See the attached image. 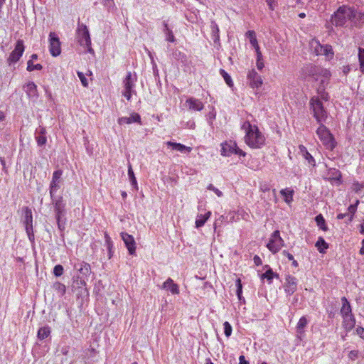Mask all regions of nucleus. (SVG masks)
I'll return each instance as SVG.
<instances>
[{"label": "nucleus", "mask_w": 364, "mask_h": 364, "mask_svg": "<svg viewBox=\"0 0 364 364\" xmlns=\"http://www.w3.org/2000/svg\"><path fill=\"white\" fill-rule=\"evenodd\" d=\"M299 148V149H300L301 152L303 154H304L306 151H308L306 150V148L304 146H303V145H300Z\"/></svg>", "instance_id": "obj_63"}, {"label": "nucleus", "mask_w": 364, "mask_h": 364, "mask_svg": "<svg viewBox=\"0 0 364 364\" xmlns=\"http://www.w3.org/2000/svg\"><path fill=\"white\" fill-rule=\"evenodd\" d=\"M347 215H348V214H346V213H340L337 215V218L338 220H342Z\"/></svg>", "instance_id": "obj_62"}, {"label": "nucleus", "mask_w": 364, "mask_h": 364, "mask_svg": "<svg viewBox=\"0 0 364 364\" xmlns=\"http://www.w3.org/2000/svg\"><path fill=\"white\" fill-rule=\"evenodd\" d=\"M282 255L286 256L289 260H293V259H294L293 255L286 250H284L282 252Z\"/></svg>", "instance_id": "obj_58"}, {"label": "nucleus", "mask_w": 364, "mask_h": 364, "mask_svg": "<svg viewBox=\"0 0 364 364\" xmlns=\"http://www.w3.org/2000/svg\"><path fill=\"white\" fill-rule=\"evenodd\" d=\"M348 357L351 360H355L358 357V350H351L348 354Z\"/></svg>", "instance_id": "obj_53"}, {"label": "nucleus", "mask_w": 364, "mask_h": 364, "mask_svg": "<svg viewBox=\"0 0 364 364\" xmlns=\"http://www.w3.org/2000/svg\"><path fill=\"white\" fill-rule=\"evenodd\" d=\"M317 225L323 230L326 231L327 227L325 224V220L322 215L319 214L315 218Z\"/></svg>", "instance_id": "obj_37"}, {"label": "nucleus", "mask_w": 364, "mask_h": 364, "mask_svg": "<svg viewBox=\"0 0 364 364\" xmlns=\"http://www.w3.org/2000/svg\"><path fill=\"white\" fill-rule=\"evenodd\" d=\"M254 259V262H255V264L257 266H259V265L262 264V259H261V258H260L259 256L255 255V256L254 257V259Z\"/></svg>", "instance_id": "obj_56"}, {"label": "nucleus", "mask_w": 364, "mask_h": 364, "mask_svg": "<svg viewBox=\"0 0 364 364\" xmlns=\"http://www.w3.org/2000/svg\"><path fill=\"white\" fill-rule=\"evenodd\" d=\"M308 321L305 316H302L297 325H296V331L298 333H301L303 332V329L306 327L307 325Z\"/></svg>", "instance_id": "obj_34"}, {"label": "nucleus", "mask_w": 364, "mask_h": 364, "mask_svg": "<svg viewBox=\"0 0 364 364\" xmlns=\"http://www.w3.org/2000/svg\"><path fill=\"white\" fill-rule=\"evenodd\" d=\"M247 78L252 88H258L262 85L261 76L255 70L249 71Z\"/></svg>", "instance_id": "obj_13"}, {"label": "nucleus", "mask_w": 364, "mask_h": 364, "mask_svg": "<svg viewBox=\"0 0 364 364\" xmlns=\"http://www.w3.org/2000/svg\"><path fill=\"white\" fill-rule=\"evenodd\" d=\"M284 290L288 294H294L297 289L296 279L294 277L288 275L286 277Z\"/></svg>", "instance_id": "obj_15"}, {"label": "nucleus", "mask_w": 364, "mask_h": 364, "mask_svg": "<svg viewBox=\"0 0 364 364\" xmlns=\"http://www.w3.org/2000/svg\"><path fill=\"white\" fill-rule=\"evenodd\" d=\"M239 364H249L248 361L245 360L244 355H240L239 357Z\"/></svg>", "instance_id": "obj_60"}, {"label": "nucleus", "mask_w": 364, "mask_h": 364, "mask_svg": "<svg viewBox=\"0 0 364 364\" xmlns=\"http://www.w3.org/2000/svg\"><path fill=\"white\" fill-rule=\"evenodd\" d=\"M132 122H138L141 124V118L139 114L133 113L129 117H123L118 119L119 124H131Z\"/></svg>", "instance_id": "obj_18"}, {"label": "nucleus", "mask_w": 364, "mask_h": 364, "mask_svg": "<svg viewBox=\"0 0 364 364\" xmlns=\"http://www.w3.org/2000/svg\"><path fill=\"white\" fill-rule=\"evenodd\" d=\"M357 333L360 336V338L364 339V328L362 327H358L356 329Z\"/></svg>", "instance_id": "obj_55"}, {"label": "nucleus", "mask_w": 364, "mask_h": 364, "mask_svg": "<svg viewBox=\"0 0 364 364\" xmlns=\"http://www.w3.org/2000/svg\"><path fill=\"white\" fill-rule=\"evenodd\" d=\"M24 224L28 238L30 240H33L34 239V235L33 232V215L31 210L28 207L25 208Z\"/></svg>", "instance_id": "obj_11"}, {"label": "nucleus", "mask_w": 364, "mask_h": 364, "mask_svg": "<svg viewBox=\"0 0 364 364\" xmlns=\"http://www.w3.org/2000/svg\"><path fill=\"white\" fill-rule=\"evenodd\" d=\"M284 245V240L280 237L279 230H275L269 240L267 247L273 253L277 252Z\"/></svg>", "instance_id": "obj_7"}, {"label": "nucleus", "mask_w": 364, "mask_h": 364, "mask_svg": "<svg viewBox=\"0 0 364 364\" xmlns=\"http://www.w3.org/2000/svg\"><path fill=\"white\" fill-rule=\"evenodd\" d=\"M75 267L82 276L87 277L91 273L90 265L86 262H82L78 264L75 265Z\"/></svg>", "instance_id": "obj_24"}, {"label": "nucleus", "mask_w": 364, "mask_h": 364, "mask_svg": "<svg viewBox=\"0 0 364 364\" xmlns=\"http://www.w3.org/2000/svg\"><path fill=\"white\" fill-rule=\"evenodd\" d=\"M304 156L308 161L309 164L315 166V160L314 157L308 151H306L304 154Z\"/></svg>", "instance_id": "obj_48"}, {"label": "nucleus", "mask_w": 364, "mask_h": 364, "mask_svg": "<svg viewBox=\"0 0 364 364\" xmlns=\"http://www.w3.org/2000/svg\"><path fill=\"white\" fill-rule=\"evenodd\" d=\"M232 154L245 156V153L241 149L237 148L234 141L225 142L222 144L221 154L223 156H230Z\"/></svg>", "instance_id": "obj_9"}, {"label": "nucleus", "mask_w": 364, "mask_h": 364, "mask_svg": "<svg viewBox=\"0 0 364 364\" xmlns=\"http://www.w3.org/2000/svg\"><path fill=\"white\" fill-rule=\"evenodd\" d=\"M77 75H78L79 78L80 79L81 82L83 85V86L87 87L88 83H87V79L85 77V75H83V73H80V72H78L77 73Z\"/></svg>", "instance_id": "obj_52"}, {"label": "nucleus", "mask_w": 364, "mask_h": 364, "mask_svg": "<svg viewBox=\"0 0 364 364\" xmlns=\"http://www.w3.org/2000/svg\"><path fill=\"white\" fill-rule=\"evenodd\" d=\"M247 38H249L250 43L252 45V46L255 48L257 47H259L255 31H248L246 33Z\"/></svg>", "instance_id": "obj_36"}, {"label": "nucleus", "mask_w": 364, "mask_h": 364, "mask_svg": "<svg viewBox=\"0 0 364 364\" xmlns=\"http://www.w3.org/2000/svg\"><path fill=\"white\" fill-rule=\"evenodd\" d=\"M62 174L63 171L61 170H57L53 174L52 181L50 185V195L51 198H53L54 192L59 188L58 183L60 181Z\"/></svg>", "instance_id": "obj_14"}, {"label": "nucleus", "mask_w": 364, "mask_h": 364, "mask_svg": "<svg viewBox=\"0 0 364 364\" xmlns=\"http://www.w3.org/2000/svg\"><path fill=\"white\" fill-rule=\"evenodd\" d=\"M242 129L246 132L245 140L249 146L257 149L264 144L265 138L259 131L257 127L252 126L249 122H245Z\"/></svg>", "instance_id": "obj_2"}, {"label": "nucleus", "mask_w": 364, "mask_h": 364, "mask_svg": "<svg viewBox=\"0 0 364 364\" xmlns=\"http://www.w3.org/2000/svg\"><path fill=\"white\" fill-rule=\"evenodd\" d=\"M210 215V211H208L205 215H198L196 220V227L198 228L203 226Z\"/></svg>", "instance_id": "obj_26"}, {"label": "nucleus", "mask_w": 364, "mask_h": 364, "mask_svg": "<svg viewBox=\"0 0 364 364\" xmlns=\"http://www.w3.org/2000/svg\"><path fill=\"white\" fill-rule=\"evenodd\" d=\"M86 286V282L82 277H77L76 279L73 282V287L81 288Z\"/></svg>", "instance_id": "obj_41"}, {"label": "nucleus", "mask_w": 364, "mask_h": 364, "mask_svg": "<svg viewBox=\"0 0 364 364\" xmlns=\"http://www.w3.org/2000/svg\"><path fill=\"white\" fill-rule=\"evenodd\" d=\"M319 124L320 125L316 130V134L326 149L333 150L336 146V141L333 135L331 134L328 129L323 125V124Z\"/></svg>", "instance_id": "obj_4"}, {"label": "nucleus", "mask_w": 364, "mask_h": 364, "mask_svg": "<svg viewBox=\"0 0 364 364\" xmlns=\"http://www.w3.org/2000/svg\"><path fill=\"white\" fill-rule=\"evenodd\" d=\"M329 53H332V48L331 46H326L325 47H323L322 54L328 55Z\"/></svg>", "instance_id": "obj_54"}, {"label": "nucleus", "mask_w": 364, "mask_h": 364, "mask_svg": "<svg viewBox=\"0 0 364 364\" xmlns=\"http://www.w3.org/2000/svg\"><path fill=\"white\" fill-rule=\"evenodd\" d=\"M274 277H277L278 274L274 273L272 269H269L265 273L262 274L261 278L262 279H267L271 283Z\"/></svg>", "instance_id": "obj_38"}, {"label": "nucleus", "mask_w": 364, "mask_h": 364, "mask_svg": "<svg viewBox=\"0 0 364 364\" xmlns=\"http://www.w3.org/2000/svg\"><path fill=\"white\" fill-rule=\"evenodd\" d=\"M120 235L129 251V253L132 255H134L136 251V242L133 236L127 232H121Z\"/></svg>", "instance_id": "obj_12"}, {"label": "nucleus", "mask_w": 364, "mask_h": 364, "mask_svg": "<svg viewBox=\"0 0 364 364\" xmlns=\"http://www.w3.org/2000/svg\"><path fill=\"white\" fill-rule=\"evenodd\" d=\"M310 109L313 116L318 124H323L328 118V113L318 97H313L310 100Z\"/></svg>", "instance_id": "obj_3"}, {"label": "nucleus", "mask_w": 364, "mask_h": 364, "mask_svg": "<svg viewBox=\"0 0 364 364\" xmlns=\"http://www.w3.org/2000/svg\"><path fill=\"white\" fill-rule=\"evenodd\" d=\"M316 247L321 253H323L325 252L324 250L328 247V245L326 242L323 238L319 237L316 243Z\"/></svg>", "instance_id": "obj_30"}, {"label": "nucleus", "mask_w": 364, "mask_h": 364, "mask_svg": "<svg viewBox=\"0 0 364 364\" xmlns=\"http://www.w3.org/2000/svg\"><path fill=\"white\" fill-rule=\"evenodd\" d=\"M255 49V51L257 53V60H262V53L259 50V47H257Z\"/></svg>", "instance_id": "obj_59"}, {"label": "nucleus", "mask_w": 364, "mask_h": 364, "mask_svg": "<svg viewBox=\"0 0 364 364\" xmlns=\"http://www.w3.org/2000/svg\"><path fill=\"white\" fill-rule=\"evenodd\" d=\"M220 73L221 75L223 77L225 82L229 87L233 86V82L230 77V76L223 69H220Z\"/></svg>", "instance_id": "obj_40"}, {"label": "nucleus", "mask_w": 364, "mask_h": 364, "mask_svg": "<svg viewBox=\"0 0 364 364\" xmlns=\"http://www.w3.org/2000/svg\"><path fill=\"white\" fill-rule=\"evenodd\" d=\"M342 308L341 309V314L342 316L352 314L351 306L346 297L341 298Z\"/></svg>", "instance_id": "obj_25"}, {"label": "nucleus", "mask_w": 364, "mask_h": 364, "mask_svg": "<svg viewBox=\"0 0 364 364\" xmlns=\"http://www.w3.org/2000/svg\"><path fill=\"white\" fill-rule=\"evenodd\" d=\"M164 32L166 35V40L168 41H170V42H174L175 41V38H174V36L173 34V32L168 28V24L165 21L164 22Z\"/></svg>", "instance_id": "obj_32"}, {"label": "nucleus", "mask_w": 364, "mask_h": 364, "mask_svg": "<svg viewBox=\"0 0 364 364\" xmlns=\"http://www.w3.org/2000/svg\"><path fill=\"white\" fill-rule=\"evenodd\" d=\"M324 90H325L324 86H323V87L319 86V87L318 88V93L322 100L327 101L328 100V94L327 92H326Z\"/></svg>", "instance_id": "obj_43"}, {"label": "nucleus", "mask_w": 364, "mask_h": 364, "mask_svg": "<svg viewBox=\"0 0 364 364\" xmlns=\"http://www.w3.org/2000/svg\"><path fill=\"white\" fill-rule=\"evenodd\" d=\"M43 68V66L41 64L34 65L32 62V60H29L27 62V70L29 72L33 71L35 70H41Z\"/></svg>", "instance_id": "obj_39"}, {"label": "nucleus", "mask_w": 364, "mask_h": 364, "mask_svg": "<svg viewBox=\"0 0 364 364\" xmlns=\"http://www.w3.org/2000/svg\"><path fill=\"white\" fill-rule=\"evenodd\" d=\"M281 194L285 197V201L289 203L292 200L293 191L282 190Z\"/></svg>", "instance_id": "obj_42"}, {"label": "nucleus", "mask_w": 364, "mask_h": 364, "mask_svg": "<svg viewBox=\"0 0 364 364\" xmlns=\"http://www.w3.org/2000/svg\"><path fill=\"white\" fill-rule=\"evenodd\" d=\"M208 189L213 191L218 197H221L223 196V193L218 188H215L212 184H210L208 186Z\"/></svg>", "instance_id": "obj_51"}, {"label": "nucleus", "mask_w": 364, "mask_h": 364, "mask_svg": "<svg viewBox=\"0 0 364 364\" xmlns=\"http://www.w3.org/2000/svg\"><path fill=\"white\" fill-rule=\"evenodd\" d=\"M24 45L23 40H18L14 50L10 53L9 57L7 59V63L10 65L12 63H17L24 52Z\"/></svg>", "instance_id": "obj_6"}, {"label": "nucleus", "mask_w": 364, "mask_h": 364, "mask_svg": "<svg viewBox=\"0 0 364 364\" xmlns=\"http://www.w3.org/2000/svg\"><path fill=\"white\" fill-rule=\"evenodd\" d=\"M135 81L136 78L133 77L132 73L129 72L123 81L124 91L122 93L127 100H130L132 92H134L133 87H134Z\"/></svg>", "instance_id": "obj_8"}, {"label": "nucleus", "mask_w": 364, "mask_h": 364, "mask_svg": "<svg viewBox=\"0 0 364 364\" xmlns=\"http://www.w3.org/2000/svg\"><path fill=\"white\" fill-rule=\"evenodd\" d=\"M23 89L29 97H38L37 86L34 82H28L23 86Z\"/></svg>", "instance_id": "obj_22"}, {"label": "nucleus", "mask_w": 364, "mask_h": 364, "mask_svg": "<svg viewBox=\"0 0 364 364\" xmlns=\"http://www.w3.org/2000/svg\"><path fill=\"white\" fill-rule=\"evenodd\" d=\"M77 39L81 46L87 48L88 52H93V49L90 46L91 39L87 27L83 23H78V26L77 28Z\"/></svg>", "instance_id": "obj_5"}, {"label": "nucleus", "mask_w": 364, "mask_h": 364, "mask_svg": "<svg viewBox=\"0 0 364 364\" xmlns=\"http://www.w3.org/2000/svg\"><path fill=\"white\" fill-rule=\"evenodd\" d=\"M38 145V146H43L46 144L47 139L45 135H38L36 137Z\"/></svg>", "instance_id": "obj_46"}, {"label": "nucleus", "mask_w": 364, "mask_h": 364, "mask_svg": "<svg viewBox=\"0 0 364 364\" xmlns=\"http://www.w3.org/2000/svg\"><path fill=\"white\" fill-rule=\"evenodd\" d=\"M162 288L169 290L173 294H179L178 286L176 284H175L171 278H168L163 284Z\"/></svg>", "instance_id": "obj_19"}, {"label": "nucleus", "mask_w": 364, "mask_h": 364, "mask_svg": "<svg viewBox=\"0 0 364 364\" xmlns=\"http://www.w3.org/2000/svg\"><path fill=\"white\" fill-rule=\"evenodd\" d=\"M311 48H314V51L316 53V55H322L323 46H321L318 41L316 40H312L311 42Z\"/></svg>", "instance_id": "obj_33"}, {"label": "nucleus", "mask_w": 364, "mask_h": 364, "mask_svg": "<svg viewBox=\"0 0 364 364\" xmlns=\"http://www.w3.org/2000/svg\"><path fill=\"white\" fill-rule=\"evenodd\" d=\"M264 65L262 60H257V67L259 70H262L264 68Z\"/></svg>", "instance_id": "obj_57"}, {"label": "nucleus", "mask_w": 364, "mask_h": 364, "mask_svg": "<svg viewBox=\"0 0 364 364\" xmlns=\"http://www.w3.org/2000/svg\"><path fill=\"white\" fill-rule=\"evenodd\" d=\"M359 204V200H357L355 203V204H353V205H350L348 208V222H351L353 219V215L355 214V213L356 212V210H357V206Z\"/></svg>", "instance_id": "obj_29"}, {"label": "nucleus", "mask_w": 364, "mask_h": 364, "mask_svg": "<svg viewBox=\"0 0 364 364\" xmlns=\"http://www.w3.org/2000/svg\"><path fill=\"white\" fill-rule=\"evenodd\" d=\"M236 286H237V295L238 296L239 299H241V294H242V284H241V279H237L236 280Z\"/></svg>", "instance_id": "obj_47"}, {"label": "nucleus", "mask_w": 364, "mask_h": 364, "mask_svg": "<svg viewBox=\"0 0 364 364\" xmlns=\"http://www.w3.org/2000/svg\"><path fill=\"white\" fill-rule=\"evenodd\" d=\"M319 72L320 68L311 64L306 65L302 68V73L305 76H315L318 75Z\"/></svg>", "instance_id": "obj_17"}, {"label": "nucleus", "mask_w": 364, "mask_h": 364, "mask_svg": "<svg viewBox=\"0 0 364 364\" xmlns=\"http://www.w3.org/2000/svg\"><path fill=\"white\" fill-rule=\"evenodd\" d=\"M358 58L359 61L360 70L364 73V46L358 47Z\"/></svg>", "instance_id": "obj_28"}, {"label": "nucleus", "mask_w": 364, "mask_h": 364, "mask_svg": "<svg viewBox=\"0 0 364 364\" xmlns=\"http://www.w3.org/2000/svg\"><path fill=\"white\" fill-rule=\"evenodd\" d=\"M128 175H129L130 182L132 183V185L134 186V188L136 190H137L138 186H137L136 179L134 176V171L132 170V165L130 164H129V166H128Z\"/></svg>", "instance_id": "obj_31"}, {"label": "nucleus", "mask_w": 364, "mask_h": 364, "mask_svg": "<svg viewBox=\"0 0 364 364\" xmlns=\"http://www.w3.org/2000/svg\"><path fill=\"white\" fill-rule=\"evenodd\" d=\"M50 334V328L49 326H43L39 328L38 331V338L40 340H44L48 338Z\"/></svg>", "instance_id": "obj_27"}, {"label": "nucleus", "mask_w": 364, "mask_h": 364, "mask_svg": "<svg viewBox=\"0 0 364 364\" xmlns=\"http://www.w3.org/2000/svg\"><path fill=\"white\" fill-rule=\"evenodd\" d=\"M218 31H219V29H218V26H217L215 23H213V33H218Z\"/></svg>", "instance_id": "obj_64"}, {"label": "nucleus", "mask_w": 364, "mask_h": 364, "mask_svg": "<svg viewBox=\"0 0 364 364\" xmlns=\"http://www.w3.org/2000/svg\"><path fill=\"white\" fill-rule=\"evenodd\" d=\"M364 188V184L355 182L353 184V189L355 193H358Z\"/></svg>", "instance_id": "obj_49"}, {"label": "nucleus", "mask_w": 364, "mask_h": 364, "mask_svg": "<svg viewBox=\"0 0 364 364\" xmlns=\"http://www.w3.org/2000/svg\"><path fill=\"white\" fill-rule=\"evenodd\" d=\"M166 144L168 146H171V147H172L173 149L178 151L180 152H185V151L191 152L192 150L191 147L186 146L180 143L167 141Z\"/></svg>", "instance_id": "obj_23"}, {"label": "nucleus", "mask_w": 364, "mask_h": 364, "mask_svg": "<svg viewBox=\"0 0 364 364\" xmlns=\"http://www.w3.org/2000/svg\"><path fill=\"white\" fill-rule=\"evenodd\" d=\"M63 267L60 264H57L54 267L53 274L56 277H60L63 274Z\"/></svg>", "instance_id": "obj_44"}, {"label": "nucleus", "mask_w": 364, "mask_h": 364, "mask_svg": "<svg viewBox=\"0 0 364 364\" xmlns=\"http://www.w3.org/2000/svg\"><path fill=\"white\" fill-rule=\"evenodd\" d=\"M318 75H322L325 80H328L331 76V73L328 70L321 68H320V72Z\"/></svg>", "instance_id": "obj_50"}, {"label": "nucleus", "mask_w": 364, "mask_h": 364, "mask_svg": "<svg viewBox=\"0 0 364 364\" xmlns=\"http://www.w3.org/2000/svg\"><path fill=\"white\" fill-rule=\"evenodd\" d=\"M223 326H224V333H225V335L227 337L230 336V335H231V333H232V326H231V325L229 323V322L225 321V322L223 323Z\"/></svg>", "instance_id": "obj_45"}, {"label": "nucleus", "mask_w": 364, "mask_h": 364, "mask_svg": "<svg viewBox=\"0 0 364 364\" xmlns=\"http://www.w3.org/2000/svg\"><path fill=\"white\" fill-rule=\"evenodd\" d=\"M186 103L188 105V107L190 109H193L196 111H200L203 109V104L197 99L190 97L186 100Z\"/></svg>", "instance_id": "obj_21"}, {"label": "nucleus", "mask_w": 364, "mask_h": 364, "mask_svg": "<svg viewBox=\"0 0 364 364\" xmlns=\"http://www.w3.org/2000/svg\"><path fill=\"white\" fill-rule=\"evenodd\" d=\"M55 212L56 214V220H60L61 217L64 215L65 205L63 203V198L60 196L58 200H53Z\"/></svg>", "instance_id": "obj_16"}, {"label": "nucleus", "mask_w": 364, "mask_h": 364, "mask_svg": "<svg viewBox=\"0 0 364 364\" xmlns=\"http://www.w3.org/2000/svg\"><path fill=\"white\" fill-rule=\"evenodd\" d=\"M49 41L50 54L54 57L59 55L61 53L60 42L58 37L54 32L50 33Z\"/></svg>", "instance_id": "obj_10"}, {"label": "nucleus", "mask_w": 364, "mask_h": 364, "mask_svg": "<svg viewBox=\"0 0 364 364\" xmlns=\"http://www.w3.org/2000/svg\"><path fill=\"white\" fill-rule=\"evenodd\" d=\"M331 21L336 26L360 28L364 24V13L354 7L342 6L334 13Z\"/></svg>", "instance_id": "obj_1"}, {"label": "nucleus", "mask_w": 364, "mask_h": 364, "mask_svg": "<svg viewBox=\"0 0 364 364\" xmlns=\"http://www.w3.org/2000/svg\"><path fill=\"white\" fill-rule=\"evenodd\" d=\"M343 326L346 328V331H350L353 328L355 323V320L353 314L342 316Z\"/></svg>", "instance_id": "obj_20"}, {"label": "nucleus", "mask_w": 364, "mask_h": 364, "mask_svg": "<svg viewBox=\"0 0 364 364\" xmlns=\"http://www.w3.org/2000/svg\"><path fill=\"white\" fill-rule=\"evenodd\" d=\"M53 288L60 296H63L66 291L65 286L60 282H55L53 284Z\"/></svg>", "instance_id": "obj_35"}, {"label": "nucleus", "mask_w": 364, "mask_h": 364, "mask_svg": "<svg viewBox=\"0 0 364 364\" xmlns=\"http://www.w3.org/2000/svg\"><path fill=\"white\" fill-rule=\"evenodd\" d=\"M37 133L38 135H45L46 134V129L44 127H40L37 130Z\"/></svg>", "instance_id": "obj_61"}]
</instances>
